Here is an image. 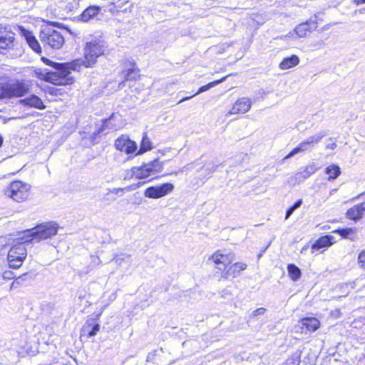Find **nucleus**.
<instances>
[{
    "mask_svg": "<svg viewBox=\"0 0 365 365\" xmlns=\"http://www.w3.org/2000/svg\"><path fill=\"white\" fill-rule=\"evenodd\" d=\"M46 63L55 68V71H48L46 69L37 71L36 74L39 79L56 86L73 83V78L71 76V69L68 63H57L48 59H46Z\"/></svg>",
    "mask_w": 365,
    "mask_h": 365,
    "instance_id": "obj_1",
    "label": "nucleus"
},
{
    "mask_svg": "<svg viewBox=\"0 0 365 365\" xmlns=\"http://www.w3.org/2000/svg\"><path fill=\"white\" fill-rule=\"evenodd\" d=\"M106 48V44L104 41L100 38H93L86 42L83 57L68 63L73 71H80L82 67H92L96 63L97 58L103 55Z\"/></svg>",
    "mask_w": 365,
    "mask_h": 365,
    "instance_id": "obj_2",
    "label": "nucleus"
},
{
    "mask_svg": "<svg viewBox=\"0 0 365 365\" xmlns=\"http://www.w3.org/2000/svg\"><path fill=\"white\" fill-rule=\"evenodd\" d=\"M24 237H27L23 232L19 237L14 240L13 245L8 252L7 259L10 268H19L27 256L25 244L31 242V241L23 240Z\"/></svg>",
    "mask_w": 365,
    "mask_h": 365,
    "instance_id": "obj_3",
    "label": "nucleus"
},
{
    "mask_svg": "<svg viewBox=\"0 0 365 365\" xmlns=\"http://www.w3.org/2000/svg\"><path fill=\"white\" fill-rule=\"evenodd\" d=\"M58 227V225L55 222L41 224L31 230L24 231L27 237H24L23 240H30L31 242H38L46 240L56 235Z\"/></svg>",
    "mask_w": 365,
    "mask_h": 365,
    "instance_id": "obj_4",
    "label": "nucleus"
},
{
    "mask_svg": "<svg viewBox=\"0 0 365 365\" xmlns=\"http://www.w3.org/2000/svg\"><path fill=\"white\" fill-rule=\"evenodd\" d=\"M29 85L24 81L0 83V99L20 98L29 92Z\"/></svg>",
    "mask_w": 365,
    "mask_h": 365,
    "instance_id": "obj_5",
    "label": "nucleus"
},
{
    "mask_svg": "<svg viewBox=\"0 0 365 365\" xmlns=\"http://www.w3.org/2000/svg\"><path fill=\"white\" fill-rule=\"evenodd\" d=\"M40 39L45 46L53 49H58L64 44L65 40L63 34L51 27H45L40 33Z\"/></svg>",
    "mask_w": 365,
    "mask_h": 365,
    "instance_id": "obj_6",
    "label": "nucleus"
},
{
    "mask_svg": "<svg viewBox=\"0 0 365 365\" xmlns=\"http://www.w3.org/2000/svg\"><path fill=\"white\" fill-rule=\"evenodd\" d=\"M30 185L22 181H14L4 191L5 195L14 201L20 202L28 199L30 195Z\"/></svg>",
    "mask_w": 365,
    "mask_h": 365,
    "instance_id": "obj_7",
    "label": "nucleus"
},
{
    "mask_svg": "<svg viewBox=\"0 0 365 365\" xmlns=\"http://www.w3.org/2000/svg\"><path fill=\"white\" fill-rule=\"evenodd\" d=\"M327 135V133L321 131L302 141L298 146L289 152V153L284 158L285 159L290 158L297 153L305 152L312 150L315 144H317L324 137Z\"/></svg>",
    "mask_w": 365,
    "mask_h": 365,
    "instance_id": "obj_8",
    "label": "nucleus"
},
{
    "mask_svg": "<svg viewBox=\"0 0 365 365\" xmlns=\"http://www.w3.org/2000/svg\"><path fill=\"white\" fill-rule=\"evenodd\" d=\"M173 189L174 185L168 182L159 186H150L145 190L144 195L148 198L158 199L167 195L171 192Z\"/></svg>",
    "mask_w": 365,
    "mask_h": 365,
    "instance_id": "obj_9",
    "label": "nucleus"
},
{
    "mask_svg": "<svg viewBox=\"0 0 365 365\" xmlns=\"http://www.w3.org/2000/svg\"><path fill=\"white\" fill-rule=\"evenodd\" d=\"M115 148L127 154L134 153L137 150V144L131 140L128 136L121 135L115 141Z\"/></svg>",
    "mask_w": 365,
    "mask_h": 365,
    "instance_id": "obj_10",
    "label": "nucleus"
},
{
    "mask_svg": "<svg viewBox=\"0 0 365 365\" xmlns=\"http://www.w3.org/2000/svg\"><path fill=\"white\" fill-rule=\"evenodd\" d=\"M15 34L7 27L0 25V48H11L14 45Z\"/></svg>",
    "mask_w": 365,
    "mask_h": 365,
    "instance_id": "obj_11",
    "label": "nucleus"
},
{
    "mask_svg": "<svg viewBox=\"0 0 365 365\" xmlns=\"http://www.w3.org/2000/svg\"><path fill=\"white\" fill-rule=\"evenodd\" d=\"M251 101L250 98L246 97H242L236 101L234 103L232 109L230 110L229 114H238V113H245L248 112L251 108Z\"/></svg>",
    "mask_w": 365,
    "mask_h": 365,
    "instance_id": "obj_12",
    "label": "nucleus"
},
{
    "mask_svg": "<svg viewBox=\"0 0 365 365\" xmlns=\"http://www.w3.org/2000/svg\"><path fill=\"white\" fill-rule=\"evenodd\" d=\"M152 176L146 164H144L140 167H133L130 170H128L125 179H130L135 177L138 179H144Z\"/></svg>",
    "mask_w": 365,
    "mask_h": 365,
    "instance_id": "obj_13",
    "label": "nucleus"
},
{
    "mask_svg": "<svg viewBox=\"0 0 365 365\" xmlns=\"http://www.w3.org/2000/svg\"><path fill=\"white\" fill-rule=\"evenodd\" d=\"M316 27L317 24L314 21H306L297 26L293 33H289V36H293L296 35L297 37L303 38L307 36L308 32H311Z\"/></svg>",
    "mask_w": 365,
    "mask_h": 365,
    "instance_id": "obj_14",
    "label": "nucleus"
},
{
    "mask_svg": "<svg viewBox=\"0 0 365 365\" xmlns=\"http://www.w3.org/2000/svg\"><path fill=\"white\" fill-rule=\"evenodd\" d=\"M247 267V264L244 262H236L230 266L227 271L222 274V277L224 279H229L230 277L235 278L239 276L240 272L245 270Z\"/></svg>",
    "mask_w": 365,
    "mask_h": 365,
    "instance_id": "obj_15",
    "label": "nucleus"
},
{
    "mask_svg": "<svg viewBox=\"0 0 365 365\" xmlns=\"http://www.w3.org/2000/svg\"><path fill=\"white\" fill-rule=\"evenodd\" d=\"M21 34L22 36L24 37L28 45L33 51H34L37 53H41V48L40 46V44L31 32L27 31L25 29H21Z\"/></svg>",
    "mask_w": 365,
    "mask_h": 365,
    "instance_id": "obj_16",
    "label": "nucleus"
},
{
    "mask_svg": "<svg viewBox=\"0 0 365 365\" xmlns=\"http://www.w3.org/2000/svg\"><path fill=\"white\" fill-rule=\"evenodd\" d=\"M365 215V202L356 205L349 209L346 212V216L349 219L357 220Z\"/></svg>",
    "mask_w": 365,
    "mask_h": 365,
    "instance_id": "obj_17",
    "label": "nucleus"
},
{
    "mask_svg": "<svg viewBox=\"0 0 365 365\" xmlns=\"http://www.w3.org/2000/svg\"><path fill=\"white\" fill-rule=\"evenodd\" d=\"M19 103L24 106H27L40 110L45 108V106L42 100L34 94L30 95L25 98L21 99Z\"/></svg>",
    "mask_w": 365,
    "mask_h": 365,
    "instance_id": "obj_18",
    "label": "nucleus"
},
{
    "mask_svg": "<svg viewBox=\"0 0 365 365\" xmlns=\"http://www.w3.org/2000/svg\"><path fill=\"white\" fill-rule=\"evenodd\" d=\"M210 259L212 260L216 264H222L226 267L228 264L232 263L233 257L230 254L223 255L220 251H217L210 257Z\"/></svg>",
    "mask_w": 365,
    "mask_h": 365,
    "instance_id": "obj_19",
    "label": "nucleus"
},
{
    "mask_svg": "<svg viewBox=\"0 0 365 365\" xmlns=\"http://www.w3.org/2000/svg\"><path fill=\"white\" fill-rule=\"evenodd\" d=\"M318 168L314 163L307 165L301 168L300 170L296 174V178L299 180H305L314 174Z\"/></svg>",
    "mask_w": 365,
    "mask_h": 365,
    "instance_id": "obj_20",
    "label": "nucleus"
},
{
    "mask_svg": "<svg viewBox=\"0 0 365 365\" xmlns=\"http://www.w3.org/2000/svg\"><path fill=\"white\" fill-rule=\"evenodd\" d=\"M300 323L302 328H305L309 331H315L320 325L319 320L314 317L304 318L301 320Z\"/></svg>",
    "mask_w": 365,
    "mask_h": 365,
    "instance_id": "obj_21",
    "label": "nucleus"
},
{
    "mask_svg": "<svg viewBox=\"0 0 365 365\" xmlns=\"http://www.w3.org/2000/svg\"><path fill=\"white\" fill-rule=\"evenodd\" d=\"M101 8L98 6H90L86 9L81 15V19L87 22L94 18L101 11Z\"/></svg>",
    "mask_w": 365,
    "mask_h": 365,
    "instance_id": "obj_22",
    "label": "nucleus"
},
{
    "mask_svg": "<svg viewBox=\"0 0 365 365\" xmlns=\"http://www.w3.org/2000/svg\"><path fill=\"white\" fill-rule=\"evenodd\" d=\"M334 237L325 235L319 237L312 246V250H319L331 246L333 244Z\"/></svg>",
    "mask_w": 365,
    "mask_h": 365,
    "instance_id": "obj_23",
    "label": "nucleus"
},
{
    "mask_svg": "<svg viewBox=\"0 0 365 365\" xmlns=\"http://www.w3.org/2000/svg\"><path fill=\"white\" fill-rule=\"evenodd\" d=\"M115 262L120 267H125L128 269L132 262L131 255L126 253H120L113 258Z\"/></svg>",
    "mask_w": 365,
    "mask_h": 365,
    "instance_id": "obj_24",
    "label": "nucleus"
},
{
    "mask_svg": "<svg viewBox=\"0 0 365 365\" xmlns=\"http://www.w3.org/2000/svg\"><path fill=\"white\" fill-rule=\"evenodd\" d=\"M299 63V58L296 55H292L283 59L279 64L282 70H287L297 66Z\"/></svg>",
    "mask_w": 365,
    "mask_h": 365,
    "instance_id": "obj_25",
    "label": "nucleus"
},
{
    "mask_svg": "<svg viewBox=\"0 0 365 365\" xmlns=\"http://www.w3.org/2000/svg\"><path fill=\"white\" fill-rule=\"evenodd\" d=\"M225 78H226V77H224V78H221L220 80H217V81H213V82H210V83H209L207 85L201 86L195 94L192 95V96H188V97L183 98L182 99L179 101L178 103H180L184 102V101H185L187 100H189L192 96H194L195 95H197V94H200V93H202L209 90L210 88L214 87L215 86H216V85L223 82L225 80Z\"/></svg>",
    "mask_w": 365,
    "mask_h": 365,
    "instance_id": "obj_26",
    "label": "nucleus"
},
{
    "mask_svg": "<svg viewBox=\"0 0 365 365\" xmlns=\"http://www.w3.org/2000/svg\"><path fill=\"white\" fill-rule=\"evenodd\" d=\"M325 173L329 175L328 180L329 181L335 180L341 174V169L336 165H331L326 168Z\"/></svg>",
    "mask_w": 365,
    "mask_h": 365,
    "instance_id": "obj_27",
    "label": "nucleus"
},
{
    "mask_svg": "<svg viewBox=\"0 0 365 365\" xmlns=\"http://www.w3.org/2000/svg\"><path fill=\"white\" fill-rule=\"evenodd\" d=\"M146 165L151 174V175H154L162 171L163 168V162H160L158 160H155L148 163H146Z\"/></svg>",
    "mask_w": 365,
    "mask_h": 365,
    "instance_id": "obj_28",
    "label": "nucleus"
},
{
    "mask_svg": "<svg viewBox=\"0 0 365 365\" xmlns=\"http://www.w3.org/2000/svg\"><path fill=\"white\" fill-rule=\"evenodd\" d=\"M287 271H288L289 277L293 281H297L302 275L300 269L294 264H288Z\"/></svg>",
    "mask_w": 365,
    "mask_h": 365,
    "instance_id": "obj_29",
    "label": "nucleus"
},
{
    "mask_svg": "<svg viewBox=\"0 0 365 365\" xmlns=\"http://www.w3.org/2000/svg\"><path fill=\"white\" fill-rule=\"evenodd\" d=\"M92 329L91 331L88 333V337H92L96 335L97 332L100 330V325L98 324H92L88 321L86 323L84 326V330L86 331L87 328L92 327Z\"/></svg>",
    "mask_w": 365,
    "mask_h": 365,
    "instance_id": "obj_30",
    "label": "nucleus"
},
{
    "mask_svg": "<svg viewBox=\"0 0 365 365\" xmlns=\"http://www.w3.org/2000/svg\"><path fill=\"white\" fill-rule=\"evenodd\" d=\"M300 361V354L296 352L287 359L284 365H299Z\"/></svg>",
    "mask_w": 365,
    "mask_h": 365,
    "instance_id": "obj_31",
    "label": "nucleus"
},
{
    "mask_svg": "<svg viewBox=\"0 0 365 365\" xmlns=\"http://www.w3.org/2000/svg\"><path fill=\"white\" fill-rule=\"evenodd\" d=\"M152 148L151 143L150 140L147 137H143L140 150L138 152V154L143 153L145 151H148Z\"/></svg>",
    "mask_w": 365,
    "mask_h": 365,
    "instance_id": "obj_32",
    "label": "nucleus"
},
{
    "mask_svg": "<svg viewBox=\"0 0 365 365\" xmlns=\"http://www.w3.org/2000/svg\"><path fill=\"white\" fill-rule=\"evenodd\" d=\"M113 118V115L110 118L104 120L103 125H102L101 131H103L106 129L117 130V128L111 123Z\"/></svg>",
    "mask_w": 365,
    "mask_h": 365,
    "instance_id": "obj_33",
    "label": "nucleus"
},
{
    "mask_svg": "<svg viewBox=\"0 0 365 365\" xmlns=\"http://www.w3.org/2000/svg\"><path fill=\"white\" fill-rule=\"evenodd\" d=\"M357 262L359 264V266L362 269L365 270V248L359 252V254L357 257Z\"/></svg>",
    "mask_w": 365,
    "mask_h": 365,
    "instance_id": "obj_34",
    "label": "nucleus"
},
{
    "mask_svg": "<svg viewBox=\"0 0 365 365\" xmlns=\"http://www.w3.org/2000/svg\"><path fill=\"white\" fill-rule=\"evenodd\" d=\"M335 232L340 234V235L342 236L343 237L348 238L349 235L354 233V230L352 228H346L337 230L335 231Z\"/></svg>",
    "mask_w": 365,
    "mask_h": 365,
    "instance_id": "obj_35",
    "label": "nucleus"
},
{
    "mask_svg": "<svg viewBox=\"0 0 365 365\" xmlns=\"http://www.w3.org/2000/svg\"><path fill=\"white\" fill-rule=\"evenodd\" d=\"M137 74L138 71L134 68L128 69L125 74V78L126 81L134 79Z\"/></svg>",
    "mask_w": 365,
    "mask_h": 365,
    "instance_id": "obj_36",
    "label": "nucleus"
},
{
    "mask_svg": "<svg viewBox=\"0 0 365 365\" xmlns=\"http://www.w3.org/2000/svg\"><path fill=\"white\" fill-rule=\"evenodd\" d=\"M2 277L4 279H14L16 277V275L13 272L10 270H6L3 272Z\"/></svg>",
    "mask_w": 365,
    "mask_h": 365,
    "instance_id": "obj_37",
    "label": "nucleus"
},
{
    "mask_svg": "<svg viewBox=\"0 0 365 365\" xmlns=\"http://www.w3.org/2000/svg\"><path fill=\"white\" fill-rule=\"evenodd\" d=\"M205 168V170L208 172V175L213 173L214 171H215L216 168H217V165L212 164V163H209V164H207L205 165H204V167Z\"/></svg>",
    "mask_w": 365,
    "mask_h": 365,
    "instance_id": "obj_38",
    "label": "nucleus"
},
{
    "mask_svg": "<svg viewBox=\"0 0 365 365\" xmlns=\"http://www.w3.org/2000/svg\"><path fill=\"white\" fill-rule=\"evenodd\" d=\"M265 310H266V309H265L264 308H262V307H261V308H258V309H255V310H254V311L252 312V317H257V316L262 315V314H264Z\"/></svg>",
    "mask_w": 365,
    "mask_h": 365,
    "instance_id": "obj_39",
    "label": "nucleus"
},
{
    "mask_svg": "<svg viewBox=\"0 0 365 365\" xmlns=\"http://www.w3.org/2000/svg\"><path fill=\"white\" fill-rule=\"evenodd\" d=\"M144 182H138L137 184H133V185H130L126 187H125V190L126 191H131V190H133L136 188H138L140 187Z\"/></svg>",
    "mask_w": 365,
    "mask_h": 365,
    "instance_id": "obj_40",
    "label": "nucleus"
},
{
    "mask_svg": "<svg viewBox=\"0 0 365 365\" xmlns=\"http://www.w3.org/2000/svg\"><path fill=\"white\" fill-rule=\"evenodd\" d=\"M329 140L332 141L331 143H327L326 145L327 149L334 150L336 147V143L335 140H333L332 138H329Z\"/></svg>",
    "mask_w": 365,
    "mask_h": 365,
    "instance_id": "obj_41",
    "label": "nucleus"
},
{
    "mask_svg": "<svg viewBox=\"0 0 365 365\" xmlns=\"http://www.w3.org/2000/svg\"><path fill=\"white\" fill-rule=\"evenodd\" d=\"M302 204V200H298L291 207L294 210L299 208Z\"/></svg>",
    "mask_w": 365,
    "mask_h": 365,
    "instance_id": "obj_42",
    "label": "nucleus"
},
{
    "mask_svg": "<svg viewBox=\"0 0 365 365\" xmlns=\"http://www.w3.org/2000/svg\"><path fill=\"white\" fill-rule=\"evenodd\" d=\"M314 46L317 48H322L324 46V42L323 41H317L314 44Z\"/></svg>",
    "mask_w": 365,
    "mask_h": 365,
    "instance_id": "obj_43",
    "label": "nucleus"
},
{
    "mask_svg": "<svg viewBox=\"0 0 365 365\" xmlns=\"http://www.w3.org/2000/svg\"><path fill=\"white\" fill-rule=\"evenodd\" d=\"M123 190H125V188H113L110 190L111 192L115 193L116 195H119L120 192H122Z\"/></svg>",
    "mask_w": 365,
    "mask_h": 365,
    "instance_id": "obj_44",
    "label": "nucleus"
},
{
    "mask_svg": "<svg viewBox=\"0 0 365 365\" xmlns=\"http://www.w3.org/2000/svg\"><path fill=\"white\" fill-rule=\"evenodd\" d=\"M294 210L290 207L286 212L285 219H288L294 212Z\"/></svg>",
    "mask_w": 365,
    "mask_h": 365,
    "instance_id": "obj_45",
    "label": "nucleus"
},
{
    "mask_svg": "<svg viewBox=\"0 0 365 365\" xmlns=\"http://www.w3.org/2000/svg\"><path fill=\"white\" fill-rule=\"evenodd\" d=\"M355 2L357 4H364L365 3V0H355Z\"/></svg>",
    "mask_w": 365,
    "mask_h": 365,
    "instance_id": "obj_46",
    "label": "nucleus"
},
{
    "mask_svg": "<svg viewBox=\"0 0 365 365\" xmlns=\"http://www.w3.org/2000/svg\"><path fill=\"white\" fill-rule=\"evenodd\" d=\"M2 143H3V138L0 135V147L2 145Z\"/></svg>",
    "mask_w": 365,
    "mask_h": 365,
    "instance_id": "obj_47",
    "label": "nucleus"
},
{
    "mask_svg": "<svg viewBox=\"0 0 365 365\" xmlns=\"http://www.w3.org/2000/svg\"><path fill=\"white\" fill-rule=\"evenodd\" d=\"M336 190V189H333V190L331 191V194L334 193V192H335Z\"/></svg>",
    "mask_w": 365,
    "mask_h": 365,
    "instance_id": "obj_48",
    "label": "nucleus"
},
{
    "mask_svg": "<svg viewBox=\"0 0 365 365\" xmlns=\"http://www.w3.org/2000/svg\"><path fill=\"white\" fill-rule=\"evenodd\" d=\"M241 155H242V156H243V158H245V157H246V156H247V155H244V154H242H242H240V156H241ZM242 160H244V158H242Z\"/></svg>",
    "mask_w": 365,
    "mask_h": 365,
    "instance_id": "obj_49",
    "label": "nucleus"
},
{
    "mask_svg": "<svg viewBox=\"0 0 365 365\" xmlns=\"http://www.w3.org/2000/svg\"><path fill=\"white\" fill-rule=\"evenodd\" d=\"M101 313L102 312L99 313V314L97 317H99V316L101 315Z\"/></svg>",
    "mask_w": 365,
    "mask_h": 365,
    "instance_id": "obj_50",
    "label": "nucleus"
},
{
    "mask_svg": "<svg viewBox=\"0 0 365 365\" xmlns=\"http://www.w3.org/2000/svg\"><path fill=\"white\" fill-rule=\"evenodd\" d=\"M364 320H365V315H364Z\"/></svg>",
    "mask_w": 365,
    "mask_h": 365,
    "instance_id": "obj_51",
    "label": "nucleus"
}]
</instances>
